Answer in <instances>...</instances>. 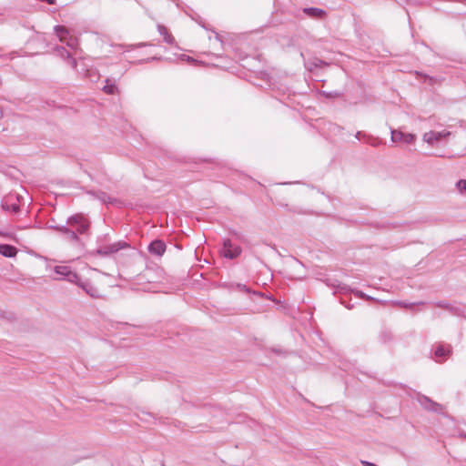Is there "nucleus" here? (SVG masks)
<instances>
[{
	"mask_svg": "<svg viewBox=\"0 0 466 466\" xmlns=\"http://www.w3.org/2000/svg\"><path fill=\"white\" fill-rule=\"evenodd\" d=\"M459 436H460L461 438L466 439V431H459Z\"/></svg>",
	"mask_w": 466,
	"mask_h": 466,
	"instance_id": "obj_36",
	"label": "nucleus"
},
{
	"mask_svg": "<svg viewBox=\"0 0 466 466\" xmlns=\"http://www.w3.org/2000/svg\"><path fill=\"white\" fill-rule=\"evenodd\" d=\"M56 276L53 277L56 280H66L70 283H78V275L72 270L69 266L62 265L54 267Z\"/></svg>",
	"mask_w": 466,
	"mask_h": 466,
	"instance_id": "obj_2",
	"label": "nucleus"
},
{
	"mask_svg": "<svg viewBox=\"0 0 466 466\" xmlns=\"http://www.w3.org/2000/svg\"><path fill=\"white\" fill-rule=\"evenodd\" d=\"M67 225L77 233L84 234L88 229L89 222L82 214H76L67 218Z\"/></svg>",
	"mask_w": 466,
	"mask_h": 466,
	"instance_id": "obj_3",
	"label": "nucleus"
},
{
	"mask_svg": "<svg viewBox=\"0 0 466 466\" xmlns=\"http://www.w3.org/2000/svg\"><path fill=\"white\" fill-rule=\"evenodd\" d=\"M128 244L125 241H117L108 245H99L96 250V253L100 256H109L116 253L117 251L126 248Z\"/></svg>",
	"mask_w": 466,
	"mask_h": 466,
	"instance_id": "obj_5",
	"label": "nucleus"
},
{
	"mask_svg": "<svg viewBox=\"0 0 466 466\" xmlns=\"http://www.w3.org/2000/svg\"><path fill=\"white\" fill-rule=\"evenodd\" d=\"M264 353L267 356L269 355L270 353H272V354H274V355H276V356H278V357H279L281 359H286L289 356L295 355L294 351L287 350L283 349L280 346L272 347V348L267 350L266 351H264Z\"/></svg>",
	"mask_w": 466,
	"mask_h": 466,
	"instance_id": "obj_14",
	"label": "nucleus"
},
{
	"mask_svg": "<svg viewBox=\"0 0 466 466\" xmlns=\"http://www.w3.org/2000/svg\"><path fill=\"white\" fill-rule=\"evenodd\" d=\"M157 31L163 36L164 42L169 45L175 43L174 36L168 32V29L163 25H157Z\"/></svg>",
	"mask_w": 466,
	"mask_h": 466,
	"instance_id": "obj_19",
	"label": "nucleus"
},
{
	"mask_svg": "<svg viewBox=\"0 0 466 466\" xmlns=\"http://www.w3.org/2000/svg\"><path fill=\"white\" fill-rule=\"evenodd\" d=\"M290 211L294 212V213H299V214H303L304 212L300 209H298V208H290L289 209Z\"/></svg>",
	"mask_w": 466,
	"mask_h": 466,
	"instance_id": "obj_35",
	"label": "nucleus"
},
{
	"mask_svg": "<svg viewBox=\"0 0 466 466\" xmlns=\"http://www.w3.org/2000/svg\"><path fill=\"white\" fill-rule=\"evenodd\" d=\"M14 199L18 200V196L10 195L2 201V208L6 211L16 213L19 211V205L13 202Z\"/></svg>",
	"mask_w": 466,
	"mask_h": 466,
	"instance_id": "obj_12",
	"label": "nucleus"
},
{
	"mask_svg": "<svg viewBox=\"0 0 466 466\" xmlns=\"http://www.w3.org/2000/svg\"><path fill=\"white\" fill-rule=\"evenodd\" d=\"M0 254L5 258H14L17 254V248L12 245L0 244Z\"/></svg>",
	"mask_w": 466,
	"mask_h": 466,
	"instance_id": "obj_17",
	"label": "nucleus"
},
{
	"mask_svg": "<svg viewBox=\"0 0 466 466\" xmlns=\"http://www.w3.org/2000/svg\"><path fill=\"white\" fill-rule=\"evenodd\" d=\"M451 354V349L443 345H438L434 350V357L436 361H444Z\"/></svg>",
	"mask_w": 466,
	"mask_h": 466,
	"instance_id": "obj_15",
	"label": "nucleus"
},
{
	"mask_svg": "<svg viewBox=\"0 0 466 466\" xmlns=\"http://www.w3.org/2000/svg\"><path fill=\"white\" fill-rule=\"evenodd\" d=\"M117 87L114 83H112L109 79L106 80V85L103 86L104 92L109 95H113L116 93Z\"/></svg>",
	"mask_w": 466,
	"mask_h": 466,
	"instance_id": "obj_25",
	"label": "nucleus"
},
{
	"mask_svg": "<svg viewBox=\"0 0 466 466\" xmlns=\"http://www.w3.org/2000/svg\"><path fill=\"white\" fill-rule=\"evenodd\" d=\"M264 287H266V283L264 282ZM264 300H267L268 303L264 302V312L268 309H276L278 311L281 313H287L288 307L281 299V297L274 296L271 294L266 288H264Z\"/></svg>",
	"mask_w": 466,
	"mask_h": 466,
	"instance_id": "obj_1",
	"label": "nucleus"
},
{
	"mask_svg": "<svg viewBox=\"0 0 466 466\" xmlns=\"http://www.w3.org/2000/svg\"><path fill=\"white\" fill-rule=\"evenodd\" d=\"M326 66H328L327 62L317 57H313L309 60L304 59V66L309 72H312L317 68H321Z\"/></svg>",
	"mask_w": 466,
	"mask_h": 466,
	"instance_id": "obj_13",
	"label": "nucleus"
},
{
	"mask_svg": "<svg viewBox=\"0 0 466 466\" xmlns=\"http://www.w3.org/2000/svg\"><path fill=\"white\" fill-rule=\"evenodd\" d=\"M355 137L357 139H365V142L369 145H370L371 147H380L381 144H382V141L380 138L379 137H375L371 135H369V134H366L362 131H358L356 134H355Z\"/></svg>",
	"mask_w": 466,
	"mask_h": 466,
	"instance_id": "obj_10",
	"label": "nucleus"
},
{
	"mask_svg": "<svg viewBox=\"0 0 466 466\" xmlns=\"http://www.w3.org/2000/svg\"><path fill=\"white\" fill-rule=\"evenodd\" d=\"M301 11L309 18L316 20H323L327 16V12L319 7H304Z\"/></svg>",
	"mask_w": 466,
	"mask_h": 466,
	"instance_id": "obj_9",
	"label": "nucleus"
},
{
	"mask_svg": "<svg viewBox=\"0 0 466 466\" xmlns=\"http://www.w3.org/2000/svg\"><path fill=\"white\" fill-rule=\"evenodd\" d=\"M148 251L157 257H161L166 251V244L164 241L156 239L148 246Z\"/></svg>",
	"mask_w": 466,
	"mask_h": 466,
	"instance_id": "obj_11",
	"label": "nucleus"
},
{
	"mask_svg": "<svg viewBox=\"0 0 466 466\" xmlns=\"http://www.w3.org/2000/svg\"><path fill=\"white\" fill-rule=\"evenodd\" d=\"M241 253V248L238 245H234L229 239L225 240L220 254L227 258L233 259L238 257Z\"/></svg>",
	"mask_w": 466,
	"mask_h": 466,
	"instance_id": "obj_6",
	"label": "nucleus"
},
{
	"mask_svg": "<svg viewBox=\"0 0 466 466\" xmlns=\"http://www.w3.org/2000/svg\"><path fill=\"white\" fill-rule=\"evenodd\" d=\"M399 304L403 307V308H411V307H414L415 305H420V304H423V302H418V303H408V302H404V301H400Z\"/></svg>",
	"mask_w": 466,
	"mask_h": 466,
	"instance_id": "obj_31",
	"label": "nucleus"
},
{
	"mask_svg": "<svg viewBox=\"0 0 466 466\" xmlns=\"http://www.w3.org/2000/svg\"><path fill=\"white\" fill-rule=\"evenodd\" d=\"M379 339L381 343H389L393 339V334L390 329H384L380 332Z\"/></svg>",
	"mask_w": 466,
	"mask_h": 466,
	"instance_id": "obj_23",
	"label": "nucleus"
},
{
	"mask_svg": "<svg viewBox=\"0 0 466 466\" xmlns=\"http://www.w3.org/2000/svg\"><path fill=\"white\" fill-rule=\"evenodd\" d=\"M56 230L60 231L67 236V238L72 241H77V232L74 229L67 228L66 226H62L61 228H56Z\"/></svg>",
	"mask_w": 466,
	"mask_h": 466,
	"instance_id": "obj_20",
	"label": "nucleus"
},
{
	"mask_svg": "<svg viewBox=\"0 0 466 466\" xmlns=\"http://www.w3.org/2000/svg\"><path fill=\"white\" fill-rule=\"evenodd\" d=\"M91 194L94 197H96L97 199H99L100 201H102L103 203H106V204H114L116 202V200L115 198H111L106 193L102 192V191H99L96 193H91Z\"/></svg>",
	"mask_w": 466,
	"mask_h": 466,
	"instance_id": "obj_21",
	"label": "nucleus"
},
{
	"mask_svg": "<svg viewBox=\"0 0 466 466\" xmlns=\"http://www.w3.org/2000/svg\"><path fill=\"white\" fill-rule=\"evenodd\" d=\"M418 400L425 410L431 411H437L438 408L440 407L437 402L431 400L429 397L424 395L419 396Z\"/></svg>",
	"mask_w": 466,
	"mask_h": 466,
	"instance_id": "obj_16",
	"label": "nucleus"
},
{
	"mask_svg": "<svg viewBox=\"0 0 466 466\" xmlns=\"http://www.w3.org/2000/svg\"><path fill=\"white\" fill-rule=\"evenodd\" d=\"M390 138L392 142H403L412 144L416 140V136L412 133H404L398 129H390Z\"/></svg>",
	"mask_w": 466,
	"mask_h": 466,
	"instance_id": "obj_7",
	"label": "nucleus"
},
{
	"mask_svg": "<svg viewBox=\"0 0 466 466\" xmlns=\"http://www.w3.org/2000/svg\"><path fill=\"white\" fill-rule=\"evenodd\" d=\"M340 303L344 305L347 309H351L353 308L352 304H347L343 299H340Z\"/></svg>",
	"mask_w": 466,
	"mask_h": 466,
	"instance_id": "obj_33",
	"label": "nucleus"
},
{
	"mask_svg": "<svg viewBox=\"0 0 466 466\" xmlns=\"http://www.w3.org/2000/svg\"><path fill=\"white\" fill-rule=\"evenodd\" d=\"M457 189L462 193L466 194V179H460L456 182Z\"/></svg>",
	"mask_w": 466,
	"mask_h": 466,
	"instance_id": "obj_28",
	"label": "nucleus"
},
{
	"mask_svg": "<svg viewBox=\"0 0 466 466\" xmlns=\"http://www.w3.org/2000/svg\"><path fill=\"white\" fill-rule=\"evenodd\" d=\"M55 32L61 42H65L66 46L72 49L78 46V40L76 37L69 35V31L63 25L55 26Z\"/></svg>",
	"mask_w": 466,
	"mask_h": 466,
	"instance_id": "obj_4",
	"label": "nucleus"
},
{
	"mask_svg": "<svg viewBox=\"0 0 466 466\" xmlns=\"http://www.w3.org/2000/svg\"><path fill=\"white\" fill-rule=\"evenodd\" d=\"M62 226H57V225H50L49 228H54L56 229V228H61Z\"/></svg>",
	"mask_w": 466,
	"mask_h": 466,
	"instance_id": "obj_37",
	"label": "nucleus"
},
{
	"mask_svg": "<svg viewBox=\"0 0 466 466\" xmlns=\"http://www.w3.org/2000/svg\"><path fill=\"white\" fill-rule=\"evenodd\" d=\"M321 94L326 98H336V97H341L343 96V92L340 91H322Z\"/></svg>",
	"mask_w": 466,
	"mask_h": 466,
	"instance_id": "obj_27",
	"label": "nucleus"
},
{
	"mask_svg": "<svg viewBox=\"0 0 466 466\" xmlns=\"http://www.w3.org/2000/svg\"><path fill=\"white\" fill-rule=\"evenodd\" d=\"M147 44H146V43H141V44H139L137 46H147Z\"/></svg>",
	"mask_w": 466,
	"mask_h": 466,
	"instance_id": "obj_38",
	"label": "nucleus"
},
{
	"mask_svg": "<svg viewBox=\"0 0 466 466\" xmlns=\"http://www.w3.org/2000/svg\"><path fill=\"white\" fill-rule=\"evenodd\" d=\"M268 273H269L270 279H272L273 274L270 272V269H268Z\"/></svg>",
	"mask_w": 466,
	"mask_h": 466,
	"instance_id": "obj_39",
	"label": "nucleus"
},
{
	"mask_svg": "<svg viewBox=\"0 0 466 466\" xmlns=\"http://www.w3.org/2000/svg\"><path fill=\"white\" fill-rule=\"evenodd\" d=\"M436 306L438 308H441V309H447V310L451 311V313H453L455 315H460L461 312L460 308L452 306V305H451V304H449L447 302H444V301L437 302Z\"/></svg>",
	"mask_w": 466,
	"mask_h": 466,
	"instance_id": "obj_22",
	"label": "nucleus"
},
{
	"mask_svg": "<svg viewBox=\"0 0 466 466\" xmlns=\"http://www.w3.org/2000/svg\"><path fill=\"white\" fill-rule=\"evenodd\" d=\"M300 56L304 59V54H303V52H300Z\"/></svg>",
	"mask_w": 466,
	"mask_h": 466,
	"instance_id": "obj_40",
	"label": "nucleus"
},
{
	"mask_svg": "<svg viewBox=\"0 0 466 466\" xmlns=\"http://www.w3.org/2000/svg\"><path fill=\"white\" fill-rule=\"evenodd\" d=\"M179 58L182 60V61H187V62H190V63H196L197 61L192 58L191 56H188L187 55H181L179 56Z\"/></svg>",
	"mask_w": 466,
	"mask_h": 466,
	"instance_id": "obj_32",
	"label": "nucleus"
},
{
	"mask_svg": "<svg viewBox=\"0 0 466 466\" xmlns=\"http://www.w3.org/2000/svg\"><path fill=\"white\" fill-rule=\"evenodd\" d=\"M352 292L353 289L346 284L339 283L335 286V294L348 295Z\"/></svg>",
	"mask_w": 466,
	"mask_h": 466,
	"instance_id": "obj_24",
	"label": "nucleus"
},
{
	"mask_svg": "<svg viewBox=\"0 0 466 466\" xmlns=\"http://www.w3.org/2000/svg\"><path fill=\"white\" fill-rule=\"evenodd\" d=\"M56 51L57 52V55L62 57L63 59H66L69 61L70 66L73 68L76 67V61L75 58L71 56V54L63 46H57L56 48Z\"/></svg>",
	"mask_w": 466,
	"mask_h": 466,
	"instance_id": "obj_18",
	"label": "nucleus"
},
{
	"mask_svg": "<svg viewBox=\"0 0 466 466\" xmlns=\"http://www.w3.org/2000/svg\"><path fill=\"white\" fill-rule=\"evenodd\" d=\"M436 138H438V141H441L444 138H446L448 136L451 135V132L443 130V131H435Z\"/></svg>",
	"mask_w": 466,
	"mask_h": 466,
	"instance_id": "obj_30",
	"label": "nucleus"
},
{
	"mask_svg": "<svg viewBox=\"0 0 466 466\" xmlns=\"http://www.w3.org/2000/svg\"><path fill=\"white\" fill-rule=\"evenodd\" d=\"M355 294L356 297L360 298V299H366V300H374V298L365 294L363 291L361 290H354L353 289V292Z\"/></svg>",
	"mask_w": 466,
	"mask_h": 466,
	"instance_id": "obj_29",
	"label": "nucleus"
},
{
	"mask_svg": "<svg viewBox=\"0 0 466 466\" xmlns=\"http://www.w3.org/2000/svg\"><path fill=\"white\" fill-rule=\"evenodd\" d=\"M423 140L430 145H433L435 142H438V138H436L435 131H430L423 135Z\"/></svg>",
	"mask_w": 466,
	"mask_h": 466,
	"instance_id": "obj_26",
	"label": "nucleus"
},
{
	"mask_svg": "<svg viewBox=\"0 0 466 466\" xmlns=\"http://www.w3.org/2000/svg\"><path fill=\"white\" fill-rule=\"evenodd\" d=\"M236 288H238V289H244V290H246L247 292H248V291H249V289H247V288H246V286H245V285H242V284H236Z\"/></svg>",
	"mask_w": 466,
	"mask_h": 466,
	"instance_id": "obj_34",
	"label": "nucleus"
},
{
	"mask_svg": "<svg viewBox=\"0 0 466 466\" xmlns=\"http://www.w3.org/2000/svg\"><path fill=\"white\" fill-rule=\"evenodd\" d=\"M295 16H296L297 18H299V17H300L299 14H296V15H295Z\"/></svg>",
	"mask_w": 466,
	"mask_h": 466,
	"instance_id": "obj_41",
	"label": "nucleus"
},
{
	"mask_svg": "<svg viewBox=\"0 0 466 466\" xmlns=\"http://www.w3.org/2000/svg\"><path fill=\"white\" fill-rule=\"evenodd\" d=\"M78 287H80L87 295L91 298L97 299L100 298V292L98 289L90 281L85 280L82 281L80 278H78V283H76Z\"/></svg>",
	"mask_w": 466,
	"mask_h": 466,
	"instance_id": "obj_8",
	"label": "nucleus"
}]
</instances>
